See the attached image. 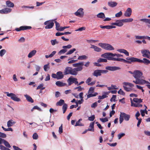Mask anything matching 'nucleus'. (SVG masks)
Wrapping results in <instances>:
<instances>
[{
	"mask_svg": "<svg viewBox=\"0 0 150 150\" xmlns=\"http://www.w3.org/2000/svg\"><path fill=\"white\" fill-rule=\"evenodd\" d=\"M98 45L102 48L108 51H112L114 50V47L111 45L105 43H99Z\"/></svg>",
	"mask_w": 150,
	"mask_h": 150,
	"instance_id": "obj_1",
	"label": "nucleus"
},
{
	"mask_svg": "<svg viewBox=\"0 0 150 150\" xmlns=\"http://www.w3.org/2000/svg\"><path fill=\"white\" fill-rule=\"evenodd\" d=\"M63 73L64 75L69 74L73 75H76V73L75 72L74 69H72L71 67H67L65 68Z\"/></svg>",
	"mask_w": 150,
	"mask_h": 150,
	"instance_id": "obj_2",
	"label": "nucleus"
},
{
	"mask_svg": "<svg viewBox=\"0 0 150 150\" xmlns=\"http://www.w3.org/2000/svg\"><path fill=\"white\" fill-rule=\"evenodd\" d=\"M83 62H82L75 63L72 64L73 67H76L74 69L75 72L76 73V75L77 74L78 71H81L83 69Z\"/></svg>",
	"mask_w": 150,
	"mask_h": 150,
	"instance_id": "obj_3",
	"label": "nucleus"
},
{
	"mask_svg": "<svg viewBox=\"0 0 150 150\" xmlns=\"http://www.w3.org/2000/svg\"><path fill=\"white\" fill-rule=\"evenodd\" d=\"M101 57L106 58L108 60L115 61V58L114 57V54L110 52L105 53L101 55Z\"/></svg>",
	"mask_w": 150,
	"mask_h": 150,
	"instance_id": "obj_4",
	"label": "nucleus"
},
{
	"mask_svg": "<svg viewBox=\"0 0 150 150\" xmlns=\"http://www.w3.org/2000/svg\"><path fill=\"white\" fill-rule=\"evenodd\" d=\"M142 72L139 70H136L134 71L133 77L135 79H138L140 78H144V77L142 76Z\"/></svg>",
	"mask_w": 150,
	"mask_h": 150,
	"instance_id": "obj_5",
	"label": "nucleus"
},
{
	"mask_svg": "<svg viewBox=\"0 0 150 150\" xmlns=\"http://www.w3.org/2000/svg\"><path fill=\"white\" fill-rule=\"evenodd\" d=\"M72 47V46L71 45H69L67 46H64L62 47L63 49L61 50L59 52L58 54L61 55L64 54L66 52L68 49H70Z\"/></svg>",
	"mask_w": 150,
	"mask_h": 150,
	"instance_id": "obj_6",
	"label": "nucleus"
},
{
	"mask_svg": "<svg viewBox=\"0 0 150 150\" xmlns=\"http://www.w3.org/2000/svg\"><path fill=\"white\" fill-rule=\"evenodd\" d=\"M5 93L7 94V96L11 97V99L14 101L17 102L20 101V99L17 97L14 94L12 93H9L8 92H6Z\"/></svg>",
	"mask_w": 150,
	"mask_h": 150,
	"instance_id": "obj_7",
	"label": "nucleus"
},
{
	"mask_svg": "<svg viewBox=\"0 0 150 150\" xmlns=\"http://www.w3.org/2000/svg\"><path fill=\"white\" fill-rule=\"evenodd\" d=\"M123 19H120L116 21V22L114 23H112L111 25H115L118 27H122L123 25Z\"/></svg>",
	"mask_w": 150,
	"mask_h": 150,
	"instance_id": "obj_8",
	"label": "nucleus"
},
{
	"mask_svg": "<svg viewBox=\"0 0 150 150\" xmlns=\"http://www.w3.org/2000/svg\"><path fill=\"white\" fill-rule=\"evenodd\" d=\"M83 9L82 8H80L75 13V15L79 17L83 16L84 14V12L83 11Z\"/></svg>",
	"mask_w": 150,
	"mask_h": 150,
	"instance_id": "obj_9",
	"label": "nucleus"
},
{
	"mask_svg": "<svg viewBox=\"0 0 150 150\" xmlns=\"http://www.w3.org/2000/svg\"><path fill=\"white\" fill-rule=\"evenodd\" d=\"M141 53L142 54V56L144 57L149 58V55H150V52L147 50L144 49L141 50Z\"/></svg>",
	"mask_w": 150,
	"mask_h": 150,
	"instance_id": "obj_10",
	"label": "nucleus"
},
{
	"mask_svg": "<svg viewBox=\"0 0 150 150\" xmlns=\"http://www.w3.org/2000/svg\"><path fill=\"white\" fill-rule=\"evenodd\" d=\"M32 27L30 26H21L19 28H16L15 30L17 31H20L21 30H24L31 29Z\"/></svg>",
	"mask_w": 150,
	"mask_h": 150,
	"instance_id": "obj_11",
	"label": "nucleus"
},
{
	"mask_svg": "<svg viewBox=\"0 0 150 150\" xmlns=\"http://www.w3.org/2000/svg\"><path fill=\"white\" fill-rule=\"evenodd\" d=\"M126 59L128 61V64H130L132 62H138V59L134 58V57L126 58Z\"/></svg>",
	"mask_w": 150,
	"mask_h": 150,
	"instance_id": "obj_12",
	"label": "nucleus"
},
{
	"mask_svg": "<svg viewBox=\"0 0 150 150\" xmlns=\"http://www.w3.org/2000/svg\"><path fill=\"white\" fill-rule=\"evenodd\" d=\"M105 68L106 69L110 71H115L120 69V68L119 67L115 66H107Z\"/></svg>",
	"mask_w": 150,
	"mask_h": 150,
	"instance_id": "obj_13",
	"label": "nucleus"
},
{
	"mask_svg": "<svg viewBox=\"0 0 150 150\" xmlns=\"http://www.w3.org/2000/svg\"><path fill=\"white\" fill-rule=\"evenodd\" d=\"M120 113L121 116L123 119L124 118L125 120L126 121L129 120L130 118V116L129 115L127 114L124 112H120Z\"/></svg>",
	"mask_w": 150,
	"mask_h": 150,
	"instance_id": "obj_14",
	"label": "nucleus"
},
{
	"mask_svg": "<svg viewBox=\"0 0 150 150\" xmlns=\"http://www.w3.org/2000/svg\"><path fill=\"white\" fill-rule=\"evenodd\" d=\"M132 11L130 8H128L124 13V15L126 17H129L131 15Z\"/></svg>",
	"mask_w": 150,
	"mask_h": 150,
	"instance_id": "obj_15",
	"label": "nucleus"
},
{
	"mask_svg": "<svg viewBox=\"0 0 150 150\" xmlns=\"http://www.w3.org/2000/svg\"><path fill=\"white\" fill-rule=\"evenodd\" d=\"M90 48L93 49L94 50L97 52H100L102 51V49L94 45L91 44Z\"/></svg>",
	"mask_w": 150,
	"mask_h": 150,
	"instance_id": "obj_16",
	"label": "nucleus"
},
{
	"mask_svg": "<svg viewBox=\"0 0 150 150\" xmlns=\"http://www.w3.org/2000/svg\"><path fill=\"white\" fill-rule=\"evenodd\" d=\"M55 19L52 20L47 21V29H51L52 28L54 25V22Z\"/></svg>",
	"mask_w": 150,
	"mask_h": 150,
	"instance_id": "obj_17",
	"label": "nucleus"
},
{
	"mask_svg": "<svg viewBox=\"0 0 150 150\" xmlns=\"http://www.w3.org/2000/svg\"><path fill=\"white\" fill-rule=\"evenodd\" d=\"M76 80V78L71 77L67 80V81L69 86L71 85L72 83H74V81Z\"/></svg>",
	"mask_w": 150,
	"mask_h": 150,
	"instance_id": "obj_18",
	"label": "nucleus"
},
{
	"mask_svg": "<svg viewBox=\"0 0 150 150\" xmlns=\"http://www.w3.org/2000/svg\"><path fill=\"white\" fill-rule=\"evenodd\" d=\"M11 9L10 8H5L0 10V13L2 14L7 13L10 12Z\"/></svg>",
	"mask_w": 150,
	"mask_h": 150,
	"instance_id": "obj_19",
	"label": "nucleus"
},
{
	"mask_svg": "<svg viewBox=\"0 0 150 150\" xmlns=\"http://www.w3.org/2000/svg\"><path fill=\"white\" fill-rule=\"evenodd\" d=\"M143 79L142 78V79H140V78L138 79L139 84L143 85L144 84L149 83L148 81L145 80Z\"/></svg>",
	"mask_w": 150,
	"mask_h": 150,
	"instance_id": "obj_20",
	"label": "nucleus"
},
{
	"mask_svg": "<svg viewBox=\"0 0 150 150\" xmlns=\"http://www.w3.org/2000/svg\"><path fill=\"white\" fill-rule=\"evenodd\" d=\"M57 79H62L64 77V74L61 71H58L57 73Z\"/></svg>",
	"mask_w": 150,
	"mask_h": 150,
	"instance_id": "obj_21",
	"label": "nucleus"
},
{
	"mask_svg": "<svg viewBox=\"0 0 150 150\" xmlns=\"http://www.w3.org/2000/svg\"><path fill=\"white\" fill-rule=\"evenodd\" d=\"M138 62L144 64H150V61L146 58H143V60L138 59Z\"/></svg>",
	"mask_w": 150,
	"mask_h": 150,
	"instance_id": "obj_22",
	"label": "nucleus"
},
{
	"mask_svg": "<svg viewBox=\"0 0 150 150\" xmlns=\"http://www.w3.org/2000/svg\"><path fill=\"white\" fill-rule=\"evenodd\" d=\"M92 75L93 76L96 77H97L98 76H101V74L100 70H95L92 74Z\"/></svg>",
	"mask_w": 150,
	"mask_h": 150,
	"instance_id": "obj_23",
	"label": "nucleus"
},
{
	"mask_svg": "<svg viewBox=\"0 0 150 150\" xmlns=\"http://www.w3.org/2000/svg\"><path fill=\"white\" fill-rule=\"evenodd\" d=\"M117 51L120 52L125 54L127 56L129 55V52L126 50L124 49H119L117 50Z\"/></svg>",
	"mask_w": 150,
	"mask_h": 150,
	"instance_id": "obj_24",
	"label": "nucleus"
},
{
	"mask_svg": "<svg viewBox=\"0 0 150 150\" xmlns=\"http://www.w3.org/2000/svg\"><path fill=\"white\" fill-rule=\"evenodd\" d=\"M55 84L57 86L59 87H62L67 85V84L63 83L59 81H57L56 82Z\"/></svg>",
	"mask_w": 150,
	"mask_h": 150,
	"instance_id": "obj_25",
	"label": "nucleus"
},
{
	"mask_svg": "<svg viewBox=\"0 0 150 150\" xmlns=\"http://www.w3.org/2000/svg\"><path fill=\"white\" fill-rule=\"evenodd\" d=\"M94 122H91L90 123L89 126V128L88 129L89 131L93 132L94 131Z\"/></svg>",
	"mask_w": 150,
	"mask_h": 150,
	"instance_id": "obj_26",
	"label": "nucleus"
},
{
	"mask_svg": "<svg viewBox=\"0 0 150 150\" xmlns=\"http://www.w3.org/2000/svg\"><path fill=\"white\" fill-rule=\"evenodd\" d=\"M117 3L116 2L110 1L108 3V5L111 7H114L116 6L117 5Z\"/></svg>",
	"mask_w": 150,
	"mask_h": 150,
	"instance_id": "obj_27",
	"label": "nucleus"
},
{
	"mask_svg": "<svg viewBox=\"0 0 150 150\" xmlns=\"http://www.w3.org/2000/svg\"><path fill=\"white\" fill-rule=\"evenodd\" d=\"M37 51L36 50H33L30 52L28 55V57L29 58L32 57L33 56L35 55Z\"/></svg>",
	"mask_w": 150,
	"mask_h": 150,
	"instance_id": "obj_28",
	"label": "nucleus"
},
{
	"mask_svg": "<svg viewBox=\"0 0 150 150\" xmlns=\"http://www.w3.org/2000/svg\"><path fill=\"white\" fill-rule=\"evenodd\" d=\"M24 96L26 98V99L28 102L31 103H33L34 101L32 98L28 95L26 94L24 95Z\"/></svg>",
	"mask_w": 150,
	"mask_h": 150,
	"instance_id": "obj_29",
	"label": "nucleus"
},
{
	"mask_svg": "<svg viewBox=\"0 0 150 150\" xmlns=\"http://www.w3.org/2000/svg\"><path fill=\"white\" fill-rule=\"evenodd\" d=\"M131 106H132L137 107H140L142 106V105L141 104H139V103H133L132 102V100H131Z\"/></svg>",
	"mask_w": 150,
	"mask_h": 150,
	"instance_id": "obj_30",
	"label": "nucleus"
},
{
	"mask_svg": "<svg viewBox=\"0 0 150 150\" xmlns=\"http://www.w3.org/2000/svg\"><path fill=\"white\" fill-rule=\"evenodd\" d=\"M16 123L15 122H14L12 120H10L8 121L7 123V125L8 127L12 126Z\"/></svg>",
	"mask_w": 150,
	"mask_h": 150,
	"instance_id": "obj_31",
	"label": "nucleus"
},
{
	"mask_svg": "<svg viewBox=\"0 0 150 150\" xmlns=\"http://www.w3.org/2000/svg\"><path fill=\"white\" fill-rule=\"evenodd\" d=\"M1 141V144L4 143V145L7 147L10 148L11 147V146L7 141L3 139Z\"/></svg>",
	"mask_w": 150,
	"mask_h": 150,
	"instance_id": "obj_32",
	"label": "nucleus"
},
{
	"mask_svg": "<svg viewBox=\"0 0 150 150\" xmlns=\"http://www.w3.org/2000/svg\"><path fill=\"white\" fill-rule=\"evenodd\" d=\"M98 94V93L96 92L94 93H88V95H87V98L86 99L91 97L95 96H97Z\"/></svg>",
	"mask_w": 150,
	"mask_h": 150,
	"instance_id": "obj_33",
	"label": "nucleus"
},
{
	"mask_svg": "<svg viewBox=\"0 0 150 150\" xmlns=\"http://www.w3.org/2000/svg\"><path fill=\"white\" fill-rule=\"evenodd\" d=\"M7 6L9 7H13L14 6V4L10 1H7L6 2Z\"/></svg>",
	"mask_w": 150,
	"mask_h": 150,
	"instance_id": "obj_34",
	"label": "nucleus"
},
{
	"mask_svg": "<svg viewBox=\"0 0 150 150\" xmlns=\"http://www.w3.org/2000/svg\"><path fill=\"white\" fill-rule=\"evenodd\" d=\"M123 86H128L130 87H133L134 85L132 83L129 82H124L122 83Z\"/></svg>",
	"mask_w": 150,
	"mask_h": 150,
	"instance_id": "obj_35",
	"label": "nucleus"
},
{
	"mask_svg": "<svg viewBox=\"0 0 150 150\" xmlns=\"http://www.w3.org/2000/svg\"><path fill=\"white\" fill-rule=\"evenodd\" d=\"M97 17L98 18H105V15L104 13L101 12L99 13L97 15Z\"/></svg>",
	"mask_w": 150,
	"mask_h": 150,
	"instance_id": "obj_36",
	"label": "nucleus"
},
{
	"mask_svg": "<svg viewBox=\"0 0 150 150\" xmlns=\"http://www.w3.org/2000/svg\"><path fill=\"white\" fill-rule=\"evenodd\" d=\"M141 21L144 22L146 23H149L150 24V19L143 18L140 20Z\"/></svg>",
	"mask_w": 150,
	"mask_h": 150,
	"instance_id": "obj_37",
	"label": "nucleus"
},
{
	"mask_svg": "<svg viewBox=\"0 0 150 150\" xmlns=\"http://www.w3.org/2000/svg\"><path fill=\"white\" fill-rule=\"evenodd\" d=\"M64 103V101L63 100L61 99L56 103L57 106H61Z\"/></svg>",
	"mask_w": 150,
	"mask_h": 150,
	"instance_id": "obj_38",
	"label": "nucleus"
},
{
	"mask_svg": "<svg viewBox=\"0 0 150 150\" xmlns=\"http://www.w3.org/2000/svg\"><path fill=\"white\" fill-rule=\"evenodd\" d=\"M88 58L87 56L85 55H83L78 57V59L80 60H83L86 59Z\"/></svg>",
	"mask_w": 150,
	"mask_h": 150,
	"instance_id": "obj_39",
	"label": "nucleus"
},
{
	"mask_svg": "<svg viewBox=\"0 0 150 150\" xmlns=\"http://www.w3.org/2000/svg\"><path fill=\"white\" fill-rule=\"evenodd\" d=\"M82 120L81 119H79L76 123L75 125V126H84V125L82 123H81L80 122V121L81 120Z\"/></svg>",
	"mask_w": 150,
	"mask_h": 150,
	"instance_id": "obj_40",
	"label": "nucleus"
},
{
	"mask_svg": "<svg viewBox=\"0 0 150 150\" xmlns=\"http://www.w3.org/2000/svg\"><path fill=\"white\" fill-rule=\"evenodd\" d=\"M115 61H123L125 63H128V61L127 60H125V59L119 58H115Z\"/></svg>",
	"mask_w": 150,
	"mask_h": 150,
	"instance_id": "obj_41",
	"label": "nucleus"
},
{
	"mask_svg": "<svg viewBox=\"0 0 150 150\" xmlns=\"http://www.w3.org/2000/svg\"><path fill=\"white\" fill-rule=\"evenodd\" d=\"M107 88L108 90L117 89H118L116 86L113 85H112L110 87H107Z\"/></svg>",
	"mask_w": 150,
	"mask_h": 150,
	"instance_id": "obj_42",
	"label": "nucleus"
},
{
	"mask_svg": "<svg viewBox=\"0 0 150 150\" xmlns=\"http://www.w3.org/2000/svg\"><path fill=\"white\" fill-rule=\"evenodd\" d=\"M124 23H129L132 21L133 20V18H129L123 19Z\"/></svg>",
	"mask_w": 150,
	"mask_h": 150,
	"instance_id": "obj_43",
	"label": "nucleus"
},
{
	"mask_svg": "<svg viewBox=\"0 0 150 150\" xmlns=\"http://www.w3.org/2000/svg\"><path fill=\"white\" fill-rule=\"evenodd\" d=\"M125 135V134L123 133H120L118 134L117 137L118 139H120L122 137Z\"/></svg>",
	"mask_w": 150,
	"mask_h": 150,
	"instance_id": "obj_44",
	"label": "nucleus"
},
{
	"mask_svg": "<svg viewBox=\"0 0 150 150\" xmlns=\"http://www.w3.org/2000/svg\"><path fill=\"white\" fill-rule=\"evenodd\" d=\"M67 108V105L66 103L64 104L62 106V110H63V113H64L65 112Z\"/></svg>",
	"mask_w": 150,
	"mask_h": 150,
	"instance_id": "obj_45",
	"label": "nucleus"
},
{
	"mask_svg": "<svg viewBox=\"0 0 150 150\" xmlns=\"http://www.w3.org/2000/svg\"><path fill=\"white\" fill-rule=\"evenodd\" d=\"M76 50L75 48H73L69 51L66 54V55L71 54H72L74 51Z\"/></svg>",
	"mask_w": 150,
	"mask_h": 150,
	"instance_id": "obj_46",
	"label": "nucleus"
},
{
	"mask_svg": "<svg viewBox=\"0 0 150 150\" xmlns=\"http://www.w3.org/2000/svg\"><path fill=\"white\" fill-rule=\"evenodd\" d=\"M145 36H142L139 35H135V38L137 40H142L143 39H145Z\"/></svg>",
	"mask_w": 150,
	"mask_h": 150,
	"instance_id": "obj_47",
	"label": "nucleus"
},
{
	"mask_svg": "<svg viewBox=\"0 0 150 150\" xmlns=\"http://www.w3.org/2000/svg\"><path fill=\"white\" fill-rule=\"evenodd\" d=\"M107 60L106 59L101 58L97 60L98 62H107Z\"/></svg>",
	"mask_w": 150,
	"mask_h": 150,
	"instance_id": "obj_48",
	"label": "nucleus"
},
{
	"mask_svg": "<svg viewBox=\"0 0 150 150\" xmlns=\"http://www.w3.org/2000/svg\"><path fill=\"white\" fill-rule=\"evenodd\" d=\"M54 23H55V28H56V29L57 30H58V29L59 27H60V24H59V23H58L56 21V20H54Z\"/></svg>",
	"mask_w": 150,
	"mask_h": 150,
	"instance_id": "obj_49",
	"label": "nucleus"
},
{
	"mask_svg": "<svg viewBox=\"0 0 150 150\" xmlns=\"http://www.w3.org/2000/svg\"><path fill=\"white\" fill-rule=\"evenodd\" d=\"M43 85L42 84H40L39 85L37 88V89H40L41 91H42L45 88V87H43Z\"/></svg>",
	"mask_w": 150,
	"mask_h": 150,
	"instance_id": "obj_50",
	"label": "nucleus"
},
{
	"mask_svg": "<svg viewBox=\"0 0 150 150\" xmlns=\"http://www.w3.org/2000/svg\"><path fill=\"white\" fill-rule=\"evenodd\" d=\"M6 50L5 49H2L0 51V56L2 57L6 53Z\"/></svg>",
	"mask_w": 150,
	"mask_h": 150,
	"instance_id": "obj_51",
	"label": "nucleus"
},
{
	"mask_svg": "<svg viewBox=\"0 0 150 150\" xmlns=\"http://www.w3.org/2000/svg\"><path fill=\"white\" fill-rule=\"evenodd\" d=\"M135 103H140L142 102V100L140 99L137 98H134L133 99Z\"/></svg>",
	"mask_w": 150,
	"mask_h": 150,
	"instance_id": "obj_52",
	"label": "nucleus"
},
{
	"mask_svg": "<svg viewBox=\"0 0 150 150\" xmlns=\"http://www.w3.org/2000/svg\"><path fill=\"white\" fill-rule=\"evenodd\" d=\"M86 41L87 42L89 43H94L95 42H99L98 40H87Z\"/></svg>",
	"mask_w": 150,
	"mask_h": 150,
	"instance_id": "obj_53",
	"label": "nucleus"
},
{
	"mask_svg": "<svg viewBox=\"0 0 150 150\" xmlns=\"http://www.w3.org/2000/svg\"><path fill=\"white\" fill-rule=\"evenodd\" d=\"M123 87L124 90L127 92L130 91H132V89L130 88H128L126 86H123Z\"/></svg>",
	"mask_w": 150,
	"mask_h": 150,
	"instance_id": "obj_54",
	"label": "nucleus"
},
{
	"mask_svg": "<svg viewBox=\"0 0 150 150\" xmlns=\"http://www.w3.org/2000/svg\"><path fill=\"white\" fill-rule=\"evenodd\" d=\"M122 12L121 11H120L118 13H117L115 14V16L116 17L119 18L122 15Z\"/></svg>",
	"mask_w": 150,
	"mask_h": 150,
	"instance_id": "obj_55",
	"label": "nucleus"
},
{
	"mask_svg": "<svg viewBox=\"0 0 150 150\" xmlns=\"http://www.w3.org/2000/svg\"><path fill=\"white\" fill-rule=\"evenodd\" d=\"M94 89H95L94 87H91L89 88V89L88 91V93H93L94 92Z\"/></svg>",
	"mask_w": 150,
	"mask_h": 150,
	"instance_id": "obj_56",
	"label": "nucleus"
},
{
	"mask_svg": "<svg viewBox=\"0 0 150 150\" xmlns=\"http://www.w3.org/2000/svg\"><path fill=\"white\" fill-rule=\"evenodd\" d=\"M51 42L52 45H54L56 44H57L58 43V42L56 39L51 40Z\"/></svg>",
	"mask_w": 150,
	"mask_h": 150,
	"instance_id": "obj_57",
	"label": "nucleus"
},
{
	"mask_svg": "<svg viewBox=\"0 0 150 150\" xmlns=\"http://www.w3.org/2000/svg\"><path fill=\"white\" fill-rule=\"evenodd\" d=\"M107 96L105 94L103 95L102 96H98V99H103L107 97Z\"/></svg>",
	"mask_w": 150,
	"mask_h": 150,
	"instance_id": "obj_58",
	"label": "nucleus"
},
{
	"mask_svg": "<svg viewBox=\"0 0 150 150\" xmlns=\"http://www.w3.org/2000/svg\"><path fill=\"white\" fill-rule=\"evenodd\" d=\"M100 27L102 28H106L107 29H110V25H100Z\"/></svg>",
	"mask_w": 150,
	"mask_h": 150,
	"instance_id": "obj_59",
	"label": "nucleus"
},
{
	"mask_svg": "<svg viewBox=\"0 0 150 150\" xmlns=\"http://www.w3.org/2000/svg\"><path fill=\"white\" fill-rule=\"evenodd\" d=\"M38 137V135L37 133H35L33 135V138L34 139H37Z\"/></svg>",
	"mask_w": 150,
	"mask_h": 150,
	"instance_id": "obj_60",
	"label": "nucleus"
},
{
	"mask_svg": "<svg viewBox=\"0 0 150 150\" xmlns=\"http://www.w3.org/2000/svg\"><path fill=\"white\" fill-rule=\"evenodd\" d=\"M100 120L103 122H106L108 121V119L107 117L104 118H100Z\"/></svg>",
	"mask_w": 150,
	"mask_h": 150,
	"instance_id": "obj_61",
	"label": "nucleus"
},
{
	"mask_svg": "<svg viewBox=\"0 0 150 150\" xmlns=\"http://www.w3.org/2000/svg\"><path fill=\"white\" fill-rule=\"evenodd\" d=\"M116 95H113L112 97L111 98L110 100L111 102L114 101L115 102L116 101Z\"/></svg>",
	"mask_w": 150,
	"mask_h": 150,
	"instance_id": "obj_62",
	"label": "nucleus"
},
{
	"mask_svg": "<svg viewBox=\"0 0 150 150\" xmlns=\"http://www.w3.org/2000/svg\"><path fill=\"white\" fill-rule=\"evenodd\" d=\"M118 93L122 95H125V92L121 89H120L118 91Z\"/></svg>",
	"mask_w": 150,
	"mask_h": 150,
	"instance_id": "obj_63",
	"label": "nucleus"
},
{
	"mask_svg": "<svg viewBox=\"0 0 150 150\" xmlns=\"http://www.w3.org/2000/svg\"><path fill=\"white\" fill-rule=\"evenodd\" d=\"M6 137V135L5 134L0 132V137L3 138H5Z\"/></svg>",
	"mask_w": 150,
	"mask_h": 150,
	"instance_id": "obj_64",
	"label": "nucleus"
}]
</instances>
